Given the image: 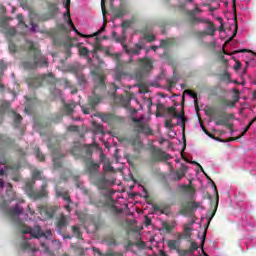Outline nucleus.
Wrapping results in <instances>:
<instances>
[{"label":"nucleus","mask_w":256,"mask_h":256,"mask_svg":"<svg viewBox=\"0 0 256 256\" xmlns=\"http://www.w3.org/2000/svg\"><path fill=\"white\" fill-rule=\"evenodd\" d=\"M28 43V57L22 62V67L28 70L49 67V61L47 60V57L43 56L41 49L37 48L33 42Z\"/></svg>","instance_id":"obj_1"},{"label":"nucleus","mask_w":256,"mask_h":256,"mask_svg":"<svg viewBox=\"0 0 256 256\" xmlns=\"http://www.w3.org/2000/svg\"><path fill=\"white\" fill-rule=\"evenodd\" d=\"M97 51H103V46H101L99 44V37H96V44L94 45V50H93V59H95L97 64H92V67H94V69L91 70V75L92 77H94V81L96 83V91L99 89H105V77L107 75H105V73H103V71H101V67H103V65H105V61H103V59H101V57L99 56V54H97Z\"/></svg>","instance_id":"obj_2"},{"label":"nucleus","mask_w":256,"mask_h":256,"mask_svg":"<svg viewBox=\"0 0 256 256\" xmlns=\"http://www.w3.org/2000/svg\"><path fill=\"white\" fill-rule=\"evenodd\" d=\"M94 81V88H93V96L88 97V103L87 105L81 106V109L84 113V115H89L91 111H95L96 107L101 103V95L105 93L107 90V76L104 78V89H97V84L95 83V78H93Z\"/></svg>","instance_id":"obj_3"},{"label":"nucleus","mask_w":256,"mask_h":256,"mask_svg":"<svg viewBox=\"0 0 256 256\" xmlns=\"http://www.w3.org/2000/svg\"><path fill=\"white\" fill-rule=\"evenodd\" d=\"M24 191L26 195H28L30 199H34V201L49 197V193L47 192V182L42 184L40 191H35V180L28 181L25 184Z\"/></svg>","instance_id":"obj_4"},{"label":"nucleus","mask_w":256,"mask_h":256,"mask_svg":"<svg viewBox=\"0 0 256 256\" xmlns=\"http://www.w3.org/2000/svg\"><path fill=\"white\" fill-rule=\"evenodd\" d=\"M43 81H48V83H51V85H55L57 83V79H55L53 74L50 73L30 78L28 81V85L32 89H39V87L43 86Z\"/></svg>","instance_id":"obj_5"},{"label":"nucleus","mask_w":256,"mask_h":256,"mask_svg":"<svg viewBox=\"0 0 256 256\" xmlns=\"http://www.w3.org/2000/svg\"><path fill=\"white\" fill-rule=\"evenodd\" d=\"M132 123H134V131L138 133V135H153V130L149 124L145 123V117H132Z\"/></svg>","instance_id":"obj_6"},{"label":"nucleus","mask_w":256,"mask_h":256,"mask_svg":"<svg viewBox=\"0 0 256 256\" xmlns=\"http://www.w3.org/2000/svg\"><path fill=\"white\" fill-rule=\"evenodd\" d=\"M198 167H199L200 171L202 173H204V175L206 176V179H209L210 183L212 184V187L214 188V193L216 195V201L211 202V211L208 212L210 214V218L208 220V225H209V223H211V219H213L215 217V213H217V209L219 207V191L217 190V185H215V182L212 181V179L207 175V173H205L203 166H201V164H199Z\"/></svg>","instance_id":"obj_7"},{"label":"nucleus","mask_w":256,"mask_h":256,"mask_svg":"<svg viewBox=\"0 0 256 256\" xmlns=\"http://www.w3.org/2000/svg\"><path fill=\"white\" fill-rule=\"evenodd\" d=\"M197 13H203L197 6L193 10L186 11V23L190 25V27H195V25H199V23H205V19L197 17Z\"/></svg>","instance_id":"obj_8"},{"label":"nucleus","mask_w":256,"mask_h":256,"mask_svg":"<svg viewBox=\"0 0 256 256\" xmlns=\"http://www.w3.org/2000/svg\"><path fill=\"white\" fill-rule=\"evenodd\" d=\"M150 157L151 161H154V163L169 161V159H171V155L167 154V152L163 151L161 148H157L155 146L150 148Z\"/></svg>","instance_id":"obj_9"},{"label":"nucleus","mask_w":256,"mask_h":256,"mask_svg":"<svg viewBox=\"0 0 256 256\" xmlns=\"http://www.w3.org/2000/svg\"><path fill=\"white\" fill-rule=\"evenodd\" d=\"M201 207V203L195 201L183 202L180 206V215L191 216Z\"/></svg>","instance_id":"obj_10"},{"label":"nucleus","mask_w":256,"mask_h":256,"mask_svg":"<svg viewBox=\"0 0 256 256\" xmlns=\"http://www.w3.org/2000/svg\"><path fill=\"white\" fill-rule=\"evenodd\" d=\"M22 227L24 228L22 230L23 235H31L33 239H41V237H45V232L41 230V226L36 225L34 228H31L29 226H26L25 224H22Z\"/></svg>","instance_id":"obj_11"},{"label":"nucleus","mask_w":256,"mask_h":256,"mask_svg":"<svg viewBox=\"0 0 256 256\" xmlns=\"http://www.w3.org/2000/svg\"><path fill=\"white\" fill-rule=\"evenodd\" d=\"M101 120L109 125H117L119 123H125V118L117 116L113 113H103L100 115Z\"/></svg>","instance_id":"obj_12"},{"label":"nucleus","mask_w":256,"mask_h":256,"mask_svg":"<svg viewBox=\"0 0 256 256\" xmlns=\"http://www.w3.org/2000/svg\"><path fill=\"white\" fill-rule=\"evenodd\" d=\"M49 149L52 151V161L54 163V169H61L63 167V163H61V159L65 157L63 154H61V149L59 146L53 147L48 146Z\"/></svg>","instance_id":"obj_13"},{"label":"nucleus","mask_w":256,"mask_h":256,"mask_svg":"<svg viewBox=\"0 0 256 256\" xmlns=\"http://www.w3.org/2000/svg\"><path fill=\"white\" fill-rule=\"evenodd\" d=\"M138 71H140V73H143V74L153 71V61L147 57L139 58Z\"/></svg>","instance_id":"obj_14"},{"label":"nucleus","mask_w":256,"mask_h":256,"mask_svg":"<svg viewBox=\"0 0 256 256\" xmlns=\"http://www.w3.org/2000/svg\"><path fill=\"white\" fill-rule=\"evenodd\" d=\"M7 213L9 217H11L12 221H15L17 225L23 226V222L21 221V219H19V215H22L23 213L22 207H20L19 205H16L14 208L8 209Z\"/></svg>","instance_id":"obj_15"},{"label":"nucleus","mask_w":256,"mask_h":256,"mask_svg":"<svg viewBox=\"0 0 256 256\" xmlns=\"http://www.w3.org/2000/svg\"><path fill=\"white\" fill-rule=\"evenodd\" d=\"M76 41L75 38H67L66 41L63 40L62 37L59 36H53L52 37V43L53 45H56V47H75V44H73L72 41Z\"/></svg>","instance_id":"obj_16"},{"label":"nucleus","mask_w":256,"mask_h":256,"mask_svg":"<svg viewBox=\"0 0 256 256\" xmlns=\"http://www.w3.org/2000/svg\"><path fill=\"white\" fill-rule=\"evenodd\" d=\"M69 225V218L68 216H65L64 214H61L56 222V229L57 233L61 235L67 229V226Z\"/></svg>","instance_id":"obj_17"},{"label":"nucleus","mask_w":256,"mask_h":256,"mask_svg":"<svg viewBox=\"0 0 256 256\" xmlns=\"http://www.w3.org/2000/svg\"><path fill=\"white\" fill-rule=\"evenodd\" d=\"M235 119V114L233 113H227V112H222L220 115V118H213V121L215 125H227L229 121Z\"/></svg>","instance_id":"obj_18"},{"label":"nucleus","mask_w":256,"mask_h":256,"mask_svg":"<svg viewBox=\"0 0 256 256\" xmlns=\"http://www.w3.org/2000/svg\"><path fill=\"white\" fill-rule=\"evenodd\" d=\"M55 213H57V206L45 205L40 207V214L44 215L46 219H53V217H55Z\"/></svg>","instance_id":"obj_19"},{"label":"nucleus","mask_w":256,"mask_h":256,"mask_svg":"<svg viewBox=\"0 0 256 256\" xmlns=\"http://www.w3.org/2000/svg\"><path fill=\"white\" fill-rule=\"evenodd\" d=\"M166 113L172 115L173 119H180L182 121V128L185 129V113H177V108L175 106H171L166 108Z\"/></svg>","instance_id":"obj_20"},{"label":"nucleus","mask_w":256,"mask_h":256,"mask_svg":"<svg viewBox=\"0 0 256 256\" xmlns=\"http://www.w3.org/2000/svg\"><path fill=\"white\" fill-rule=\"evenodd\" d=\"M129 145L133 147L134 153H140L142 149H144L143 142L139 136L132 137L128 140Z\"/></svg>","instance_id":"obj_21"},{"label":"nucleus","mask_w":256,"mask_h":256,"mask_svg":"<svg viewBox=\"0 0 256 256\" xmlns=\"http://www.w3.org/2000/svg\"><path fill=\"white\" fill-rule=\"evenodd\" d=\"M29 18L31 25L30 31L35 33V31H37V27H39V23H41V15L36 12H30Z\"/></svg>","instance_id":"obj_22"},{"label":"nucleus","mask_w":256,"mask_h":256,"mask_svg":"<svg viewBox=\"0 0 256 256\" xmlns=\"http://www.w3.org/2000/svg\"><path fill=\"white\" fill-rule=\"evenodd\" d=\"M181 239H183V235L181 233H178L176 240L167 241L168 248H170L171 251H177L178 253L181 247Z\"/></svg>","instance_id":"obj_23"},{"label":"nucleus","mask_w":256,"mask_h":256,"mask_svg":"<svg viewBox=\"0 0 256 256\" xmlns=\"http://www.w3.org/2000/svg\"><path fill=\"white\" fill-rule=\"evenodd\" d=\"M55 191L57 199L62 197V199H64L66 203H68V205H71V203H73V201H71V196L69 195V192L65 191V188L56 187Z\"/></svg>","instance_id":"obj_24"},{"label":"nucleus","mask_w":256,"mask_h":256,"mask_svg":"<svg viewBox=\"0 0 256 256\" xmlns=\"http://www.w3.org/2000/svg\"><path fill=\"white\" fill-rule=\"evenodd\" d=\"M70 153L75 159L81 158L83 156V145L81 143H74L70 149Z\"/></svg>","instance_id":"obj_25"},{"label":"nucleus","mask_w":256,"mask_h":256,"mask_svg":"<svg viewBox=\"0 0 256 256\" xmlns=\"http://www.w3.org/2000/svg\"><path fill=\"white\" fill-rule=\"evenodd\" d=\"M186 173H187V166H185V164H181V168L174 172L172 181H181V179L185 177Z\"/></svg>","instance_id":"obj_26"},{"label":"nucleus","mask_w":256,"mask_h":256,"mask_svg":"<svg viewBox=\"0 0 256 256\" xmlns=\"http://www.w3.org/2000/svg\"><path fill=\"white\" fill-rule=\"evenodd\" d=\"M184 93H185V95H189V97H192V99H194V107H195L197 115L199 117V121H201V116H199V100L197 99V93L192 92L189 89L185 90Z\"/></svg>","instance_id":"obj_27"},{"label":"nucleus","mask_w":256,"mask_h":256,"mask_svg":"<svg viewBox=\"0 0 256 256\" xmlns=\"http://www.w3.org/2000/svg\"><path fill=\"white\" fill-rule=\"evenodd\" d=\"M200 23H206L208 25L207 30L202 32V35H209L210 37H213V35H215V31H217V29L215 28V24L213 22L205 19V22Z\"/></svg>","instance_id":"obj_28"},{"label":"nucleus","mask_w":256,"mask_h":256,"mask_svg":"<svg viewBox=\"0 0 256 256\" xmlns=\"http://www.w3.org/2000/svg\"><path fill=\"white\" fill-rule=\"evenodd\" d=\"M64 20L69 25V27L72 28V31L79 35V37H85V34H82L81 32H79V30H77V28H75V24H73V20L71 19V10H69V15H65L64 13Z\"/></svg>","instance_id":"obj_29"},{"label":"nucleus","mask_w":256,"mask_h":256,"mask_svg":"<svg viewBox=\"0 0 256 256\" xmlns=\"http://www.w3.org/2000/svg\"><path fill=\"white\" fill-rule=\"evenodd\" d=\"M11 115L13 119L14 129H19V127H21V121H23V117L21 116V114L15 112L14 110H11Z\"/></svg>","instance_id":"obj_30"},{"label":"nucleus","mask_w":256,"mask_h":256,"mask_svg":"<svg viewBox=\"0 0 256 256\" xmlns=\"http://www.w3.org/2000/svg\"><path fill=\"white\" fill-rule=\"evenodd\" d=\"M100 168L101 164L99 163H95L93 161L86 162V170L88 173H90V175L93 173H97V171H99Z\"/></svg>","instance_id":"obj_31"},{"label":"nucleus","mask_w":256,"mask_h":256,"mask_svg":"<svg viewBox=\"0 0 256 256\" xmlns=\"http://www.w3.org/2000/svg\"><path fill=\"white\" fill-rule=\"evenodd\" d=\"M46 5H47V10L50 14V17H56L57 16V13L59 12V7L57 6L56 3H53V2H46Z\"/></svg>","instance_id":"obj_32"},{"label":"nucleus","mask_w":256,"mask_h":256,"mask_svg":"<svg viewBox=\"0 0 256 256\" xmlns=\"http://www.w3.org/2000/svg\"><path fill=\"white\" fill-rule=\"evenodd\" d=\"M0 143L6 147H13L15 145V140L5 134H0Z\"/></svg>","instance_id":"obj_33"},{"label":"nucleus","mask_w":256,"mask_h":256,"mask_svg":"<svg viewBox=\"0 0 256 256\" xmlns=\"http://www.w3.org/2000/svg\"><path fill=\"white\" fill-rule=\"evenodd\" d=\"M162 227H163L165 233H167L169 235L173 232V229H175V227H177V222L172 221L171 224H169L168 222H163Z\"/></svg>","instance_id":"obj_34"},{"label":"nucleus","mask_w":256,"mask_h":256,"mask_svg":"<svg viewBox=\"0 0 256 256\" xmlns=\"http://www.w3.org/2000/svg\"><path fill=\"white\" fill-rule=\"evenodd\" d=\"M20 249H22V251H32V253L39 251V248L31 247V244L27 241L20 243Z\"/></svg>","instance_id":"obj_35"},{"label":"nucleus","mask_w":256,"mask_h":256,"mask_svg":"<svg viewBox=\"0 0 256 256\" xmlns=\"http://www.w3.org/2000/svg\"><path fill=\"white\" fill-rule=\"evenodd\" d=\"M74 111H75V104L65 103L63 105L62 113H64V115H73Z\"/></svg>","instance_id":"obj_36"},{"label":"nucleus","mask_w":256,"mask_h":256,"mask_svg":"<svg viewBox=\"0 0 256 256\" xmlns=\"http://www.w3.org/2000/svg\"><path fill=\"white\" fill-rule=\"evenodd\" d=\"M114 19H121L124 15H127V9L125 8H114L112 10Z\"/></svg>","instance_id":"obj_37"},{"label":"nucleus","mask_w":256,"mask_h":256,"mask_svg":"<svg viewBox=\"0 0 256 256\" xmlns=\"http://www.w3.org/2000/svg\"><path fill=\"white\" fill-rule=\"evenodd\" d=\"M141 49H143V46L137 43L135 44V48H126V53L129 55H139V53H141Z\"/></svg>","instance_id":"obj_38"},{"label":"nucleus","mask_w":256,"mask_h":256,"mask_svg":"<svg viewBox=\"0 0 256 256\" xmlns=\"http://www.w3.org/2000/svg\"><path fill=\"white\" fill-rule=\"evenodd\" d=\"M81 43H77L76 45L72 47H77L79 49V55L80 57H89V49L87 47L81 46Z\"/></svg>","instance_id":"obj_39"},{"label":"nucleus","mask_w":256,"mask_h":256,"mask_svg":"<svg viewBox=\"0 0 256 256\" xmlns=\"http://www.w3.org/2000/svg\"><path fill=\"white\" fill-rule=\"evenodd\" d=\"M180 189L183 193H187L190 197V199H193V195H195V188L187 186V185H181Z\"/></svg>","instance_id":"obj_40"},{"label":"nucleus","mask_w":256,"mask_h":256,"mask_svg":"<svg viewBox=\"0 0 256 256\" xmlns=\"http://www.w3.org/2000/svg\"><path fill=\"white\" fill-rule=\"evenodd\" d=\"M77 83L80 85V87H85L87 85V76L83 74V72L78 73L76 76Z\"/></svg>","instance_id":"obj_41"},{"label":"nucleus","mask_w":256,"mask_h":256,"mask_svg":"<svg viewBox=\"0 0 256 256\" xmlns=\"http://www.w3.org/2000/svg\"><path fill=\"white\" fill-rule=\"evenodd\" d=\"M152 209L153 211H160V213L162 215H169V213H171V211L169 210V208H163L161 209V206L157 205V204H153L152 205Z\"/></svg>","instance_id":"obj_42"},{"label":"nucleus","mask_w":256,"mask_h":256,"mask_svg":"<svg viewBox=\"0 0 256 256\" xmlns=\"http://www.w3.org/2000/svg\"><path fill=\"white\" fill-rule=\"evenodd\" d=\"M72 233H74L76 239L83 240V234L81 233L79 226H72Z\"/></svg>","instance_id":"obj_43"},{"label":"nucleus","mask_w":256,"mask_h":256,"mask_svg":"<svg viewBox=\"0 0 256 256\" xmlns=\"http://www.w3.org/2000/svg\"><path fill=\"white\" fill-rule=\"evenodd\" d=\"M221 105H225V107H229L230 109L235 108V102L228 100V99H221L220 100Z\"/></svg>","instance_id":"obj_44"},{"label":"nucleus","mask_w":256,"mask_h":256,"mask_svg":"<svg viewBox=\"0 0 256 256\" xmlns=\"http://www.w3.org/2000/svg\"><path fill=\"white\" fill-rule=\"evenodd\" d=\"M90 205H94V207L101 208V207H105V202H103L102 200L91 199Z\"/></svg>","instance_id":"obj_45"},{"label":"nucleus","mask_w":256,"mask_h":256,"mask_svg":"<svg viewBox=\"0 0 256 256\" xmlns=\"http://www.w3.org/2000/svg\"><path fill=\"white\" fill-rule=\"evenodd\" d=\"M171 45H173V40H161L159 47L167 49V47H171Z\"/></svg>","instance_id":"obj_46"},{"label":"nucleus","mask_w":256,"mask_h":256,"mask_svg":"<svg viewBox=\"0 0 256 256\" xmlns=\"http://www.w3.org/2000/svg\"><path fill=\"white\" fill-rule=\"evenodd\" d=\"M167 84L169 89H172V87H175V85H177V76L173 75L171 79H167Z\"/></svg>","instance_id":"obj_47"},{"label":"nucleus","mask_w":256,"mask_h":256,"mask_svg":"<svg viewBox=\"0 0 256 256\" xmlns=\"http://www.w3.org/2000/svg\"><path fill=\"white\" fill-rule=\"evenodd\" d=\"M143 33H144V38L148 43H153V41H155V35L148 34L147 30H143Z\"/></svg>","instance_id":"obj_48"},{"label":"nucleus","mask_w":256,"mask_h":256,"mask_svg":"<svg viewBox=\"0 0 256 256\" xmlns=\"http://www.w3.org/2000/svg\"><path fill=\"white\" fill-rule=\"evenodd\" d=\"M115 61H116V70L115 71H125L123 69V64L119 60V55H117V54L115 55Z\"/></svg>","instance_id":"obj_49"},{"label":"nucleus","mask_w":256,"mask_h":256,"mask_svg":"<svg viewBox=\"0 0 256 256\" xmlns=\"http://www.w3.org/2000/svg\"><path fill=\"white\" fill-rule=\"evenodd\" d=\"M191 227L189 225L184 226V239H191Z\"/></svg>","instance_id":"obj_50"},{"label":"nucleus","mask_w":256,"mask_h":256,"mask_svg":"<svg viewBox=\"0 0 256 256\" xmlns=\"http://www.w3.org/2000/svg\"><path fill=\"white\" fill-rule=\"evenodd\" d=\"M4 34L8 37H14V35L17 34V30H15V28H7L4 30Z\"/></svg>","instance_id":"obj_51"},{"label":"nucleus","mask_w":256,"mask_h":256,"mask_svg":"<svg viewBox=\"0 0 256 256\" xmlns=\"http://www.w3.org/2000/svg\"><path fill=\"white\" fill-rule=\"evenodd\" d=\"M32 179L34 181H36L37 179H39L40 181L43 180V177L41 176V171L34 170L33 173H32Z\"/></svg>","instance_id":"obj_52"},{"label":"nucleus","mask_w":256,"mask_h":256,"mask_svg":"<svg viewBox=\"0 0 256 256\" xmlns=\"http://www.w3.org/2000/svg\"><path fill=\"white\" fill-rule=\"evenodd\" d=\"M35 155L38 160L45 161V155L41 153V150L39 148H35Z\"/></svg>","instance_id":"obj_53"},{"label":"nucleus","mask_w":256,"mask_h":256,"mask_svg":"<svg viewBox=\"0 0 256 256\" xmlns=\"http://www.w3.org/2000/svg\"><path fill=\"white\" fill-rule=\"evenodd\" d=\"M50 19H55L53 16H51L50 13H45L40 15V21L45 22V21H50Z\"/></svg>","instance_id":"obj_54"},{"label":"nucleus","mask_w":256,"mask_h":256,"mask_svg":"<svg viewBox=\"0 0 256 256\" xmlns=\"http://www.w3.org/2000/svg\"><path fill=\"white\" fill-rule=\"evenodd\" d=\"M124 75H125V71H121V70L115 71L114 79L116 81H120Z\"/></svg>","instance_id":"obj_55"},{"label":"nucleus","mask_w":256,"mask_h":256,"mask_svg":"<svg viewBox=\"0 0 256 256\" xmlns=\"http://www.w3.org/2000/svg\"><path fill=\"white\" fill-rule=\"evenodd\" d=\"M103 169H104L105 173H113V171H114L113 166H111V163H109V162L104 164Z\"/></svg>","instance_id":"obj_56"},{"label":"nucleus","mask_w":256,"mask_h":256,"mask_svg":"<svg viewBox=\"0 0 256 256\" xmlns=\"http://www.w3.org/2000/svg\"><path fill=\"white\" fill-rule=\"evenodd\" d=\"M51 90V94L54 96V97H61V90L57 89L55 86H52L50 88Z\"/></svg>","instance_id":"obj_57"},{"label":"nucleus","mask_w":256,"mask_h":256,"mask_svg":"<svg viewBox=\"0 0 256 256\" xmlns=\"http://www.w3.org/2000/svg\"><path fill=\"white\" fill-rule=\"evenodd\" d=\"M215 108L210 107L207 110H205V114L207 115V117H211L213 119V117H215Z\"/></svg>","instance_id":"obj_58"},{"label":"nucleus","mask_w":256,"mask_h":256,"mask_svg":"<svg viewBox=\"0 0 256 256\" xmlns=\"http://www.w3.org/2000/svg\"><path fill=\"white\" fill-rule=\"evenodd\" d=\"M83 151H85L86 155H93V145H87L83 148Z\"/></svg>","instance_id":"obj_59"},{"label":"nucleus","mask_w":256,"mask_h":256,"mask_svg":"<svg viewBox=\"0 0 256 256\" xmlns=\"http://www.w3.org/2000/svg\"><path fill=\"white\" fill-rule=\"evenodd\" d=\"M105 24L96 32L94 33L93 35H85L86 38L88 37H97L99 35H101V33H103V31H105Z\"/></svg>","instance_id":"obj_60"},{"label":"nucleus","mask_w":256,"mask_h":256,"mask_svg":"<svg viewBox=\"0 0 256 256\" xmlns=\"http://www.w3.org/2000/svg\"><path fill=\"white\" fill-rule=\"evenodd\" d=\"M164 127H166V129H170V130L173 129L174 128L173 119L165 120Z\"/></svg>","instance_id":"obj_61"},{"label":"nucleus","mask_w":256,"mask_h":256,"mask_svg":"<svg viewBox=\"0 0 256 256\" xmlns=\"http://www.w3.org/2000/svg\"><path fill=\"white\" fill-rule=\"evenodd\" d=\"M104 256H123V252L108 251Z\"/></svg>","instance_id":"obj_62"},{"label":"nucleus","mask_w":256,"mask_h":256,"mask_svg":"<svg viewBox=\"0 0 256 256\" xmlns=\"http://www.w3.org/2000/svg\"><path fill=\"white\" fill-rule=\"evenodd\" d=\"M70 71L75 75V77H77L78 73H82L79 67L77 66H71Z\"/></svg>","instance_id":"obj_63"},{"label":"nucleus","mask_w":256,"mask_h":256,"mask_svg":"<svg viewBox=\"0 0 256 256\" xmlns=\"http://www.w3.org/2000/svg\"><path fill=\"white\" fill-rule=\"evenodd\" d=\"M180 256H187L191 253V251L189 249L187 250H181V248L178 250L177 252Z\"/></svg>","instance_id":"obj_64"}]
</instances>
